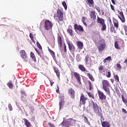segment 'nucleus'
<instances>
[{
    "label": "nucleus",
    "mask_w": 127,
    "mask_h": 127,
    "mask_svg": "<svg viewBox=\"0 0 127 127\" xmlns=\"http://www.w3.org/2000/svg\"><path fill=\"white\" fill-rule=\"evenodd\" d=\"M76 122H77V121L73 119V118L65 120V118H64V121L61 123V126L63 127H70V126H73V123L75 124Z\"/></svg>",
    "instance_id": "obj_1"
},
{
    "label": "nucleus",
    "mask_w": 127,
    "mask_h": 127,
    "mask_svg": "<svg viewBox=\"0 0 127 127\" xmlns=\"http://www.w3.org/2000/svg\"><path fill=\"white\" fill-rule=\"evenodd\" d=\"M102 88L108 95L111 94L110 91V83L107 80H103L102 81Z\"/></svg>",
    "instance_id": "obj_2"
},
{
    "label": "nucleus",
    "mask_w": 127,
    "mask_h": 127,
    "mask_svg": "<svg viewBox=\"0 0 127 127\" xmlns=\"http://www.w3.org/2000/svg\"><path fill=\"white\" fill-rule=\"evenodd\" d=\"M55 17H57L56 19L58 22L59 21H63L64 20V11L63 10L59 8L57 10L56 15L54 16L55 18Z\"/></svg>",
    "instance_id": "obj_3"
},
{
    "label": "nucleus",
    "mask_w": 127,
    "mask_h": 127,
    "mask_svg": "<svg viewBox=\"0 0 127 127\" xmlns=\"http://www.w3.org/2000/svg\"><path fill=\"white\" fill-rule=\"evenodd\" d=\"M93 104V112L97 116H100V114L102 112V109L101 107H99V105L97 104V103L92 102Z\"/></svg>",
    "instance_id": "obj_4"
},
{
    "label": "nucleus",
    "mask_w": 127,
    "mask_h": 127,
    "mask_svg": "<svg viewBox=\"0 0 127 127\" xmlns=\"http://www.w3.org/2000/svg\"><path fill=\"white\" fill-rule=\"evenodd\" d=\"M52 26H53L52 22H51L49 20H46L45 21L44 27L46 30H50V29H52Z\"/></svg>",
    "instance_id": "obj_5"
},
{
    "label": "nucleus",
    "mask_w": 127,
    "mask_h": 127,
    "mask_svg": "<svg viewBox=\"0 0 127 127\" xmlns=\"http://www.w3.org/2000/svg\"><path fill=\"white\" fill-rule=\"evenodd\" d=\"M66 43L68 46V49L70 52L75 53L76 51V48L75 47V46L73 45V43H72V42H71L70 41H66Z\"/></svg>",
    "instance_id": "obj_6"
},
{
    "label": "nucleus",
    "mask_w": 127,
    "mask_h": 127,
    "mask_svg": "<svg viewBox=\"0 0 127 127\" xmlns=\"http://www.w3.org/2000/svg\"><path fill=\"white\" fill-rule=\"evenodd\" d=\"M86 101H88V98L85 97L84 94L81 93L80 98V105H83V106H85V105H86Z\"/></svg>",
    "instance_id": "obj_7"
},
{
    "label": "nucleus",
    "mask_w": 127,
    "mask_h": 127,
    "mask_svg": "<svg viewBox=\"0 0 127 127\" xmlns=\"http://www.w3.org/2000/svg\"><path fill=\"white\" fill-rule=\"evenodd\" d=\"M98 96L99 97L100 100L103 101V100H106L107 99V96H106L104 92H102L101 90L98 91Z\"/></svg>",
    "instance_id": "obj_8"
},
{
    "label": "nucleus",
    "mask_w": 127,
    "mask_h": 127,
    "mask_svg": "<svg viewBox=\"0 0 127 127\" xmlns=\"http://www.w3.org/2000/svg\"><path fill=\"white\" fill-rule=\"evenodd\" d=\"M73 76L76 79L77 83L79 85H82V83L81 82V76H80V74L77 72H73Z\"/></svg>",
    "instance_id": "obj_9"
},
{
    "label": "nucleus",
    "mask_w": 127,
    "mask_h": 127,
    "mask_svg": "<svg viewBox=\"0 0 127 127\" xmlns=\"http://www.w3.org/2000/svg\"><path fill=\"white\" fill-rule=\"evenodd\" d=\"M89 16L93 20H96L97 19V16L96 15V11L92 10L89 13Z\"/></svg>",
    "instance_id": "obj_10"
},
{
    "label": "nucleus",
    "mask_w": 127,
    "mask_h": 127,
    "mask_svg": "<svg viewBox=\"0 0 127 127\" xmlns=\"http://www.w3.org/2000/svg\"><path fill=\"white\" fill-rule=\"evenodd\" d=\"M74 28L75 30H78V31H80L81 32H83L84 31V28H83V27L80 25H78V24H75Z\"/></svg>",
    "instance_id": "obj_11"
},
{
    "label": "nucleus",
    "mask_w": 127,
    "mask_h": 127,
    "mask_svg": "<svg viewBox=\"0 0 127 127\" xmlns=\"http://www.w3.org/2000/svg\"><path fill=\"white\" fill-rule=\"evenodd\" d=\"M68 94L72 99H75V90L70 88L68 89Z\"/></svg>",
    "instance_id": "obj_12"
},
{
    "label": "nucleus",
    "mask_w": 127,
    "mask_h": 127,
    "mask_svg": "<svg viewBox=\"0 0 127 127\" xmlns=\"http://www.w3.org/2000/svg\"><path fill=\"white\" fill-rule=\"evenodd\" d=\"M104 66L103 65H100L98 68V70L100 72V73H101L103 75H106V73L105 72H106V69L104 68Z\"/></svg>",
    "instance_id": "obj_13"
},
{
    "label": "nucleus",
    "mask_w": 127,
    "mask_h": 127,
    "mask_svg": "<svg viewBox=\"0 0 127 127\" xmlns=\"http://www.w3.org/2000/svg\"><path fill=\"white\" fill-rule=\"evenodd\" d=\"M78 68L79 70H80L82 72H89V71L87 70V69H86V67L82 64H79L78 65Z\"/></svg>",
    "instance_id": "obj_14"
},
{
    "label": "nucleus",
    "mask_w": 127,
    "mask_h": 127,
    "mask_svg": "<svg viewBox=\"0 0 127 127\" xmlns=\"http://www.w3.org/2000/svg\"><path fill=\"white\" fill-rule=\"evenodd\" d=\"M72 26L69 25L67 29V32L70 36H73V30H72Z\"/></svg>",
    "instance_id": "obj_15"
},
{
    "label": "nucleus",
    "mask_w": 127,
    "mask_h": 127,
    "mask_svg": "<svg viewBox=\"0 0 127 127\" xmlns=\"http://www.w3.org/2000/svg\"><path fill=\"white\" fill-rule=\"evenodd\" d=\"M105 47H106V44L101 43L98 47V49L99 51H103L105 49Z\"/></svg>",
    "instance_id": "obj_16"
},
{
    "label": "nucleus",
    "mask_w": 127,
    "mask_h": 127,
    "mask_svg": "<svg viewBox=\"0 0 127 127\" xmlns=\"http://www.w3.org/2000/svg\"><path fill=\"white\" fill-rule=\"evenodd\" d=\"M103 127H111V125L108 121H104L101 123Z\"/></svg>",
    "instance_id": "obj_17"
},
{
    "label": "nucleus",
    "mask_w": 127,
    "mask_h": 127,
    "mask_svg": "<svg viewBox=\"0 0 127 127\" xmlns=\"http://www.w3.org/2000/svg\"><path fill=\"white\" fill-rule=\"evenodd\" d=\"M76 45L79 49H83V47H84V44L81 41H77Z\"/></svg>",
    "instance_id": "obj_18"
},
{
    "label": "nucleus",
    "mask_w": 127,
    "mask_h": 127,
    "mask_svg": "<svg viewBox=\"0 0 127 127\" xmlns=\"http://www.w3.org/2000/svg\"><path fill=\"white\" fill-rule=\"evenodd\" d=\"M24 122V125L26 126L27 127H30L31 126V123L27 120L26 119H23Z\"/></svg>",
    "instance_id": "obj_19"
},
{
    "label": "nucleus",
    "mask_w": 127,
    "mask_h": 127,
    "mask_svg": "<svg viewBox=\"0 0 127 127\" xmlns=\"http://www.w3.org/2000/svg\"><path fill=\"white\" fill-rule=\"evenodd\" d=\"M54 70L55 73H56L58 78H60V71H59V69L57 67H54Z\"/></svg>",
    "instance_id": "obj_20"
},
{
    "label": "nucleus",
    "mask_w": 127,
    "mask_h": 127,
    "mask_svg": "<svg viewBox=\"0 0 127 127\" xmlns=\"http://www.w3.org/2000/svg\"><path fill=\"white\" fill-rule=\"evenodd\" d=\"M58 43L60 47H62V38L60 35L58 36Z\"/></svg>",
    "instance_id": "obj_21"
},
{
    "label": "nucleus",
    "mask_w": 127,
    "mask_h": 127,
    "mask_svg": "<svg viewBox=\"0 0 127 127\" xmlns=\"http://www.w3.org/2000/svg\"><path fill=\"white\" fill-rule=\"evenodd\" d=\"M113 23L114 25V27L118 29L119 28V21L117 20L116 19H113Z\"/></svg>",
    "instance_id": "obj_22"
},
{
    "label": "nucleus",
    "mask_w": 127,
    "mask_h": 127,
    "mask_svg": "<svg viewBox=\"0 0 127 127\" xmlns=\"http://www.w3.org/2000/svg\"><path fill=\"white\" fill-rule=\"evenodd\" d=\"M97 23H100V24H102L103 23H105V21L104 19L100 18L99 16L97 17Z\"/></svg>",
    "instance_id": "obj_23"
},
{
    "label": "nucleus",
    "mask_w": 127,
    "mask_h": 127,
    "mask_svg": "<svg viewBox=\"0 0 127 127\" xmlns=\"http://www.w3.org/2000/svg\"><path fill=\"white\" fill-rule=\"evenodd\" d=\"M30 57L31 58H32L34 62H36V57H35V55H34V53L32 52L30 53Z\"/></svg>",
    "instance_id": "obj_24"
},
{
    "label": "nucleus",
    "mask_w": 127,
    "mask_h": 127,
    "mask_svg": "<svg viewBox=\"0 0 127 127\" xmlns=\"http://www.w3.org/2000/svg\"><path fill=\"white\" fill-rule=\"evenodd\" d=\"M20 56L23 59L25 56H26V53H25V51L21 50L20 53Z\"/></svg>",
    "instance_id": "obj_25"
},
{
    "label": "nucleus",
    "mask_w": 127,
    "mask_h": 127,
    "mask_svg": "<svg viewBox=\"0 0 127 127\" xmlns=\"http://www.w3.org/2000/svg\"><path fill=\"white\" fill-rule=\"evenodd\" d=\"M85 74H86L87 76H88L89 78L92 82H94V81H95V78H94V77H93V75H92V74H91V73H85Z\"/></svg>",
    "instance_id": "obj_26"
},
{
    "label": "nucleus",
    "mask_w": 127,
    "mask_h": 127,
    "mask_svg": "<svg viewBox=\"0 0 127 127\" xmlns=\"http://www.w3.org/2000/svg\"><path fill=\"white\" fill-rule=\"evenodd\" d=\"M86 93L89 98H92V99H93V100L95 99V95H94V94L92 93V92L88 91H87Z\"/></svg>",
    "instance_id": "obj_27"
},
{
    "label": "nucleus",
    "mask_w": 127,
    "mask_h": 127,
    "mask_svg": "<svg viewBox=\"0 0 127 127\" xmlns=\"http://www.w3.org/2000/svg\"><path fill=\"white\" fill-rule=\"evenodd\" d=\"M101 25L102 26V28L101 29V30L102 31H104L106 30V29H107V26L106 25L105 23H103V24H101Z\"/></svg>",
    "instance_id": "obj_28"
},
{
    "label": "nucleus",
    "mask_w": 127,
    "mask_h": 127,
    "mask_svg": "<svg viewBox=\"0 0 127 127\" xmlns=\"http://www.w3.org/2000/svg\"><path fill=\"white\" fill-rule=\"evenodd\" d=\"M48 51L50 53L51 55H52V57H55V53H54V52L49 48H48Z\"/></svg>",
    "instance_id": "obj_29"
},
{
    "label": "nucleus",
    "mask_w": 127,
    "mask_h": 127,
    "mask_svg": "<svg viewBox=\"0 0 127 127\" xmlns=\"http://www.w3.org/2000/svg\"><path fill=\"white\" fill-rule=\"evenodd\" d=\"M121 97H122V101H123V103H124V104H125V105H127V99H126V98L125 97V96H124V94H122L121 95Z\"/></svg>",
    "instance_id": "obj_30"
},
{
    "label": "nucleus",
    "mask_w": 127,
    "mask_h": 127,
    "mask_svg": "<svg viewBox=\"0 0 127 127\" xmlns=\"http://www.w3.org/2000/svg\"><path fill=\"white\" fill-rule=\"evenodd\" d=\"M111 60H112V58L111 57H108L103 60V62L105 64V63H107V61H109L110 62Z\"/></svg>",
    "instance_id": "obj_31"
},
{
    "label": "nucleus",
    "mask_w": 127,
    "mask_h": 127,
    "mask_svg": "<svg viewBox=\"0 0 127 127\" xmlns=\"http://www.w3.org/2000/svg\"><path fill=\"white\" fill-rule=\"evenodd\" d=\"M114 45H115V48L116 49H118V50L121 49V48L119 46V42L118 41L115 42Z\"/></svg>",
    "instance_id": "obj_32"
},
{
    "label": "nucleus",
    "mask_w": 127,
    "mask_h": 127,
    "mask_svg": "<svg viewBox=\"0 0 127 127\" xmlns=\"http://www.w3.org/2000/svg\"><path fill=\"white\" fill-rule=\"evenodd\" d=\"M7 86H8L9 89H12V88H13L12 82L10 81L8 82V83L7 84Z\"/></svg>",
    "instance_id": "obj_33"
},
{
    "label": "nucleus",
    "mask_w": 127,
    "mask_h": 127,
    "mask_svg": "<svg viewBox=\"0 0 127 127\" xmlns=\"http://www.w3.org/2000/svg\"><path fill=\"white\" fill-rule=\"evenodd\" d=\"M64 101H60L59 105L60 107V110L64 107Z\"/></svg>",
    "instance_id": "obj_34"
},
{
    "label": "nucleus",
    "mask_w": 127,
    "mask_h": 127,
    "mask_svg": "<svg viewBox=\"0 0 127 127\" xmlns=\"http://www.w3.org/2000/svg\"><path fill=\"white\" fill-rule=\"evenodd\" d=\"M122 17L119 16V18L121 20L122 22H126V18H125V15H123L121 16Z\"/></svg>",
    "instance_id": "obj_35"
},
{
    "label": "nucleus",
    "mask_w": 127,
    "mask_h": 127,
    "mask_svg": "<svg viewBox=\"0 0 127 127\" xmlns=\"http://www.w3.org/2000/svg\"><path fill=\"white\" fill-rule=\"evenodd\" d=\"M60 102H64V100L65 99V97L64 95H60L59 96Z\"/></svg>",
    "instance_id": "obj_36"
},
{
    "label": "nucleus",
    "mask_w": 127,
    "mask_h": 127,
    "mask_svg": "<svg viewBox=\"0 0 127 127\" xmlns=\"http://www.w3.org/2000/svg\"><path fill=\"white\" fill-rule=\"evenodd\" d=\"M62 4L64 6V9L67 10V4H66V2H65V1H63L62 3Z\"/></svg>",
    "instance_id": "obj_37"
},
{
    "label": "nucleus",
    "mask_w": 127,
    "mask_h": 127,
    "mask_svg": "<svg viewBox=\"0 0 127 127\" xmlns=\"http://www.w3.org/2000/svg\"><path fill=\"white\" fill-rule=\"evenodd\" d=\"M26 99V94L25 93H23L21 95V100L24 101Z\"/></svg>",
    "instance_id": "obj_38"
},
{
    "label": "nucleus",
    "mask_w": 127,
    "mask_h": 127,
    "mask_svg": "<svg viewBox=\"0 0 127 127\" xmlns=\"http://www.w3.org/2000/svg\"><path fill=\"white\" fill-rule=\"evenodd\" d=\"M82 21L84 24V25H85V26H87V24L86 23V18L83 16L82 17Z\"/></svg>",
    "instance_id": "obj_39"
},
{
    "label": "nucleus",
    "mask_w": 127,
    "mask_h": 127,
    "mask_svg": "<svg viewBox=\"0 0 127 127\" xmlns=\"http://www.w3.org/2000/svg\"><path fill=\"white\" fill-rule=\"evenodd\" d=\"M36 44H37V46L39 48V49H40V50H42V47H41V45H40L39 42H37Z\"/></svg>",
    "instance_id": "obj_40"
},
{
    "label": "nucleus",
    "mask_w": 127,
    "mask_h": 127,
    "mask_svg": "<svg viewBox=\"0 0 127 127\" xmlns=\"http://www.w3.org/2000/svg\"><path fill=\"white\" fill-rule=\"evenodd\" d=\"M29 37L31 38V40L34 42V38L33 37V34L30 33L29 34Z\"/></svg>",
    "instance_id": "obj_41"
},
{
    "label": "nucleus",
    "mask_w": 127,
    "mask_h": 127,
    "mask_svg": "<svg viewBox=\"0 0 127 127\" xmlns=\"http://www.w3.org/2000/svg\"><path fill=\"white\" fill-rule=\"evenodd\" d=\"M101 117V123H103V121H105V118H104V116H103V114L102 113H100V116Z\"/></svg>",
    "instance_id": "obj_42"
},
{
    "label": "nucleus",
    "mask_w": 127,
    "mask_h": 127,
    "mask_svg": "<svg viewBox=\"0 0 127 127\" xmlns=\"http://www.w3.org/2000/svg\"><path fill=\"white\" fill-rule=\"evenodd\" d=\"M35 50L36 51L37 53L38 54L39 56L41 58L42 57V55L37 50V49L36 48H35Z\"/></svg>",
    "instance_id": "obj_43"
},
{
    "label": "nucleus",
    "mask_w": 127,
    "mask_h": 127,
    "mask_svg": "<svg viewBox=\"0 0 127 127\" xmlns=\"http://www.w3.org/2000/svg\"><path fill=\"white\" fill-rule=\"evenodd\" d=\"M88 85L89 87V90L90 91H91L92 90V82H91L90 81H88Z\"/></svg>",
    "instance_id": "obj_44"
},
{
    "label": "nucleus",
    "mask_w": 127,
    "mask_h": 127,
    "mask_svg": "<svg viewBox=\"0 0 127 127\" xmlns=\"http://www.w3.org/2000/svg\"><path fill=\"white\" fill-rule=\"evenodd\" d=\"M114 78L115 79V81H116V82H119V76H118V75H115Z\"/></svg>",
    "instance_id": "obj_45"
},
{
    "label": "nucleus",
    "mask_w": 127,
    "mask_h": 127,
    "mask_svg": "<svg viewBox=\"0 0 127 127\" xmlns=\"http://www.w3.org/2000/svg\"><path fill=\"white\" fill-rule=\"evenodd\" d=\"M64 51L66 54L67 53V47H66V44H64Z\"/></svg>",
    "instance_id": "obj_46"
},
{
    "label": "nucleus",
    "mask_w": 127,
    "mask_h": 127,
    "mask_svg": "<svg viewBox=\"0 0 127 127\" xmlns=\"http://www.w3.org/2000/svg\"><path fill=\"white\" fill-rule=\"evenodd\" d=\"M88 2V4H93L94 3V0H87Z\"/></svg>",
    "instance_id": "obj_47"
},
{
    "label": "nucleus",
    "mask_w": 127,
    "mask_h": 127,
    "mask_svg": "<svg viewBox=\"0 0 127 127\" xmlns=\"http://www.w3.org/2000/svg\"><path fill=\"white\" fill-rule=\"evenodd\" d=\"M48 127H55L54 124H52L51 123H49L48 124Z\"/></svg>",
    "instance_id": "obj_48"
},
{
    "label": "nucleus",
    "mask_w": 127,
    "mask_h": 127,
    "mask_svg": "<svg viewBox=\"0 0 127 127\" xmlns=\"http://www.w3.org/2000/svg\"><path fill=\"white\" fill-rule=\"evenodd\" d=\"M8 108L9 110V111H12V106H11V104H9L8 106Z\"/></svg>",
    "instance_id": "obj_49"
},
{
    "label": "nucleus",
    "mask_w": 127,
    "mask_h": 127,
    "mask_svg": "<svg viewBox=\"0 0 127 127\" xmlns=\"http://www.w3.org/2000/svg\"><path fill=\"white\" fill-rule=\"evenodd\" d=\"M111 72L108 71L107 74H106V77H107V78H111Z\"/></svg>",
    "instance_id": "obj_50"
},
{
    "label": "nucleus",
    "mask_w": 127,
    "mask_h": 127,
    "mask_svg": "<svg viewBox=\"0 0 127 127\" xmlns=\"http://www.w3.org/2000/svg\"><path fill=\"white\" fill-rule=\"evenodd\" d=\"M110 7H111L112 10H113V11H116V10H115V6L114 5H113V4H111Z\"/></svg>",
    "instance_id": "obj_51"
},
{
    "label": "nucleus",
    "mask_w": 127,
    "mask_h": 127,
    "mask_svg": "<svg viewBox=\"0 0 127 127\" xmlns=\"http://www.w3.org/2000/svg\"><path fill=\"white\" fill-rule=\"evenodd\" d=\"M83 120H84L85 123H88V118H87V117L84 116Z\"/></svg>",
    "instance_id": "obj_52"
},
{
    "label": "nucleus",
    "mask_w": 127,
    "mask_h": 127,
    "mask_svg": "<svg viewBox=\"0 0 127 127\" xmlns=\"http://www.w3.org/2000/svg\"><path fill=\"white\" fill-rule=\"evenodd\" d=\"M117 68L119 69H122V65H121V64H117Z\"/></svg>",
    "instance_id": "obj_53"
},
{
    "label": "nucleus",
    "mask_w": 127,
    "mask_h": 127,
    "mask_svg": "<svg viewBox=\"0 0 127 127\" xmlns=\"http://www.w3.org/2000/svg\"><path fill=\"white\" fill-rule=\"evenodd\" d=\"M110 30L112 31V32H113L114 31H115V27H114V26H112L110 27Z\"/></svg>",
    "instance_id": "obj_54"
},
{
    "label": "nucleus",
    "mask_w": 127,
    "mask_h": 127,
    "mask_svg": "<svg viewBox=\"0 0 127 127\" xmlns=\"http://www.w3.org/2000/svg\"><path fill=\"white\" fill-rule=\"evenodd\" d=\"M23 59H24V62H27V61H28V58H27V56H26L25 57H24V58Z\"/></svg>",
    "instance_id": "obj_55"
},
{
    "label": "nucleus",
    "mask_w": 127,
    "mask_h": 127,
    "mask_svg": "<svg viewBox=\"0 0 127 127\" xmlns=\"http://www.w3.org/2000/svg\"><path fill=\"white\" fill-rule=\"evenodd\" d=\"M122 111L123 113H124V114H127V111L126 109L122 108Z\"/></svg>",
    "instance_id": "obj_56"
},
{
    "label": "nucleus",
    "mask_w": 127,
    "mask_h": 127,
    "mask_svg": "<svg viewBox=\"0 0 127 127\" xmlns=\"http://www.w3.org/2000/svg\"><path fill=\"white\" fill-rule=\"evenodd\" d=\"M123 28L124 29L125 31H127V26L126 25H123Z\"/></svg>",
    "instance_id": "obj_57"
},
{
    "label": "nucleus",
    "mask_w": 127,
    "mask_h": 127,
    "mask_svg": "<svg viewBox=\"0 0 127 127\" xmlns=\"http://www.w3.org/2000/svg\"><path fill=\"white\" fill-rule=\"evenodd\" d=\"M95 8H96V10H97V11L98 12H101V9H100V7H95Z\"/></svg>",
    "instance_id": "obj_58"
},
{
    "label": "nucleus",
    "mask_w": 127,
    "mask_h": 127,
    "mask_svg": "<svg viewBox=\"0 0 127 127\" xmlns=\"http://www.w3.org/2000/svg\"><path fill=\"white\" fill-rule=\"evenodd\" d=\"M50 82L51 86V87H52V86H53V84H54V82H52L51 81V80H50Z\"/></svg>",
    "instance_id": "obj_59"
},
{
    "label": "nucleus",
    "mask_w": 127,
    "mask_h": 127,
    "mask_svg": "<svg viewBox=\"0 0 127 127\" xmlns=\"http://www.w3.org/2000/svg\"><path fill=\"white\" fill-rule=\"evenodd\" d=\"M119 14L122 16L123 15H124V13L123 12V11H120L119 12Z\"/></svg>",
    "instance_id": "obj_60"
},
{
    "label": "nucleus",
    "mask_w": 127,
    "mask_h": 127,
    "mask_svg": "<svg viewBox=\"0 0 127 127\" xmlns=\"http://www.w3.org/2000/svg\"><path fill=\"white\" fill-rule=\"evenodd\" d=\"M89 60L88 59V57H85V62H88Z\"/></svg>",
    "instance_id": "obj_61"
},
{
    "label": "nucleus",
    "mask_w": 127,
    "mask_h": 127,
    "mask_svg": "<svg viewBox=\"0 0 127 127\" xmlns=\"http://www.w3.org/2000/svg\"><path fill=\"white\" fill-rule=\"evenodd\" d=\"M58 89L56 90L57 93H59V87L57 85Z\"/></svg>",
    "instance_id": "obj_62"
},
{
    "label": "nucleus",
    "mask_w": 127,
    "mask_h": 127,
    "mask_svg": "<svg viewBox=\"0 0 127 127\" xmlns=\"http://www.w3.org/2000/svg\"><path fill=\"white\" fill-rule=\"evenodd\" d=\"M111 1L112 3H113L114 4H116V1H115V0H111Z\"/></svg>",
    "instance_id": "obj_63"
},
{
    "label": "nucleus",
    "mask_w": 127,
    "mask_h": 127,
    "mask_svg": "<svg viewBox=\"0 0 127 127\" xmlns=\"http://www.w3.org/2000/svg\"><path fill=\"white\" fill-rule=\"evenodd\" d=\"M101 12L102 13V15H104L105 14V12H104V10H101Z\"/></svg>",
    "instance_id": "obj_64"
}]
</instances>
